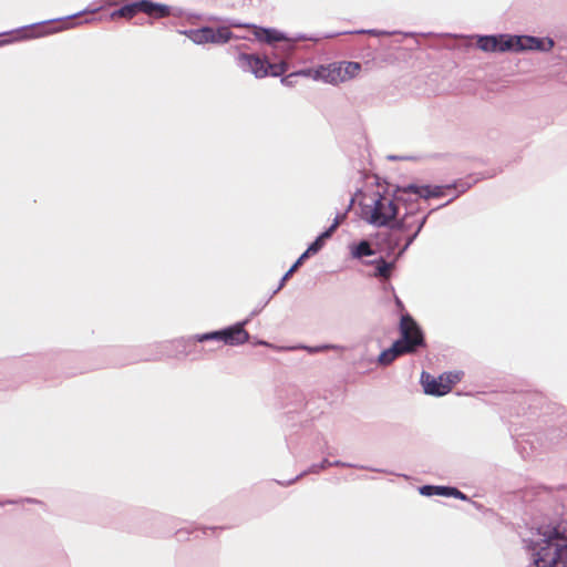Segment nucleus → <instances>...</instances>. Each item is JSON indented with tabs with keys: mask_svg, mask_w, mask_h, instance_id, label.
<instances>
[{
	"mask_svg": "<svg viewBox=\"0 0 567 567\" xmlns=\"http://www.w3.org/2000/svg\"><path fill=\"white\" fill-rule=\"evenodd\" d=\"M470 185H466L465 183H456L452 185L446 186H430V185H417L414 183H410L408 185H402L396 187V195L395 198L398 200H405V195L414 194L420 198L429 199L431 197H441L445 194V190H450L452 188H460L458 195L461 193H464Z\"/></svg>",
	"mask_w": 567,
	"mask_h": 567,
	"instance_id": "obj_5",
	"label": "nucleus"
},
{
	"mask_svg": "<svg viewBox=\"0 0 567 567\" xmlns=\"http://www.w3.org/2000/svg\"><path fill=\"white\" fill-rule=\"evenodd\" d=\"M419 231H414L408 239L405 245L400 249L399 256L403 255L405 250L411 246V244L415 240V238L419 236Z\"/></svg>",
	"mask_w": 567,
	"mask_h": 567,
	"instance_id": "obj_32",
	"label": "nucleus"
},
{
	"mask_svg": "<svg viewBox=\"0 0 567 567\" xmlns=\"http://www.w3.org/2000/svg\"><path fill=\"white\" fill-rule=\"evenodd\" d=\"M514 34L477 35L476 45L484 52H514Z\"/></svg>",
	"mask_w": 567,
	"mask_h": 567,
	"instance_id": "obj_6",
	"label": "nucleus"
},
{
	"mask_svg": "<svg viewBox=\"0 0 567 567\" xmlns=\"http://www.w3.org/2000/svg\"><path fill=\"white\" fill-rule=\"evenodd\" d=\"M346 214H339L336 216V218L333 219V223L332 224H336V229L338 228V226L341 224V221L346 218Z\"/></svg>",
	"mask_w": 567,
	"mask_h": 567,
	"instance_id": "obj_37",
	"label": "nucleus"
},
{
	"mask_svg": "<svg viewBox=\"0 0 567 567\" xmlns=\"http://www.w3.org/2000/svg\"><path fill=\"white\" fill-rule=\"evenodd\" d=\"M308 257H303V252L300 255V257L295 261V264L288 269V271L282 276L280 279L277 288L269 295V299H272V297L278 293L285 286L286 281L289 279V277L302 265V262Z\"/></svg>",
	"mask_w": 567,
	"mask_h": 567,
	"instance_id": "obj_19",
	"label": "nucleus"
},
{
	"mask_svg": "<svg viewBox=\"0 0 567 567\" xmlns=\"http://www.w3.org/2000/svg\"><path fill=\"white\" fill-rule=\"evenodd\" d=\"M440 488H442V486L423 485L419 488V492L423 496H433V495H440Z\"/></svg>",
	"mask_w": 567,
	"mask_h": 567,
	"instance_id": "obj_27",
	"label": "nucleus"
},
{
	"mask_svg": "<svg viewBox=\"0 0 567 567\" xmlns=\"http://www.w3.org/2000/svg\"><path fill=\"white\" fill-rule=\"evenodd\" d=\"M389 159H396V156H389Z\"/></svg>",
	"mask_w": 567,
	"mask_h": 567,
	"instance_id": "obj_44",
	"label": "nucleus"
},
{
	"mask_svg": "<svg viewBox=\"0 0 567 567\" xmlns=\"http://www.w3.org/2000/svg\"><path fill=\"white\" fill-rule=\"evenodd\" d=\"M200 45L212 43V44H225L230 41L233 38V32L228 27H218L214 29L212 27H202L200 28Z\"/></svg>",
	"mask_w": 567,
	"mask_h": 567,
	"instance_id": "obj_12",
	"label": "nucleus"
},
{
	"mask_svg": "<svg viewBox=\"0 0 567 567\" xmlns=\"http://www.w3.org/2000/svg\"><path fill=\"white\" fill-rule=\"evenodd\" d=\"M378 197L373 199L372 205H365L362 207L363 219L374 227H386L393 221L399 213L396 203H408L409 198L405 196V200H398L395 198L396 190L394 192L393 199L377 194Z\"/></svg>",
	"mask_w": 567,
	"mask_h": 567,
	"instance_id": "obj_2",
	"label": "nucleus"
},
{
	"mask_svg": "<svg viewBox=\"0 0 567 567\" xmlns=\"http://www.w3.org/2000/svg\"><path fill=\"white\" fill-rule=\"evenodd\" d=\"M313 69H303V70H300V71H297L295 72L296 73V78L297 76H308V78H312L313 75Z\"/></svg>",
	"mask_w": 567,
	"mask_h": 567,
	"instance_id": "obj_35",
	"label": "nucleus"
},
{
	"mask_svg": "<svg viewBox=\"0 0 567 567\" xmlns=\"http://www.w3.org/2000/svg\"><path fill=\"white\" fill-rule=\"evenodd\" d=\"M174 14L179 17V16L184 14V12H183L182 10H178V11H177V12H175Z\"/></svg>",
	"mask_w": 567,
	"mask_h": 567,
	"instance_id": "obj_43",
	"label": "nucleus"
},
{
	"mask_svg": "<svg viewBox=\"0 0 567 567\" xmlns=\"http://www.w3.org/2000/svg\"><path fill=\"white\" fill-rule=\"evenodd\" d=\"M288 58L284 54V58L280 59L278 62L270 63L267 60L266 68L268 69V75H271L274 78L281 76L284 73H286L289 69V64L286 60Z\"/></svg>",
	"mask_w": 567,
	"mask_h": 567,
	"instance_id": "obj_18",
	"label": "nucleus"
},
{
	"mask_svg": "<svg viewBox=\"0 0 567 567\" xmlns=\"http://www.w3.org/2000/svg\"><path fill=\"white\" fill-rule=\"evenodd\" d=\"M375 264H377L375 276L388 279L391 275L393 264L385 261L383 258H380L379 260H377Z\"/></svg>",
	"mask_w": 567,
	"mask_h": 567,
	"instance_id": "obj_22",
	"label": "nucleus"
},
{
	"mask_svg": "<svg viewBox=\"0 0 567 567\" xmlns=\"http://www.w3.org/2000/svg\"><path fill=\"white\" fill-rule=\"evenodd\" d=\"M296 73H290L281 78V83L286 86H292L295 84Z\"/></svg>",
	"mask_w": 567,
	"mask_h": 567,
	"instance_id": "obj_34",
	"label": "nucleus"
},
{
	"mask_svg": "<svg viewBox=\"0 0 567 567\" xmlns=\"http://www.w3.org/2000/svg\"><path fill=\"white\" fill-rule=\"evenodd\" d=\"M312 79L328 84L338 85L343 83L340 62L320 65L313 71Z\"/></svg>",
	"mask_w": 567,
	"mask_h": 567,
	"instance_id": "obj_11",
	"label": "nucleus"
},
{
	"mask_svg": "<svg viewBox=\"0 0 567 567\" xmlns=\"http://www.w3.org/2000/svg\"><path fill=\"white\" fill-rule=\"evenodd\" d=\"M374 254L371 245L367 240H361L359 244L351 247V255L353 258H362L372 256Z\"/></svg>",
	"mask_w": 567,
	"mask_h": 567,
	"instance_id": "obj_21",
	"label": "nucleus"
},
{
	"mask_svg": "<svg viewBox=\"0 0 567 567\" xmlns=\"http://www.w3.org/2000/svg\"><path fill=\"white\" fill-rule=\"evenodd\" d=\"M330 466L353 467L354 465H352L350 463H344V462H341V461H334V462H330Z\"/></svg>",
	"mask_w": 567,
	"mask_h": 567,
	"instance_id": "obj_38",
	"label": "nucleus"
},
{
	"mask_svg": "<svg viewBox=\"0 0 567 567\" xmlns=\"http://www.w3.org/2000/svg\"><path fill=\"white\" fill-rule=\"evenodd\" d=\"M99 8L96 9H92V10H83V11H80V12H76V13H73V14H70V16H66L64 18H58V19H52V20H48V21H42V22H38V23H33V24H30V25H25V27H22L21 30H27L29 28H32V27H38V25H42V24H47V23H50V22H60V21H63V20H69V19H73V18H76L85 12H95L97 11Z\"/></svg>",
	"mask_w": 567,
	"mask_h": 567,
	"instance_id": "obj_24",
	"label": "nucleus"
},
{
	"mask_svg": "<svg viewBox=\"0 0 567 567\" xmlns=\"http://www.w3.org/2000/svg\"><path fill=\"white\" fill-rule=\"evenodd\" d=\"M353 204H354V198H351V199H350V203H349V205H348L347 212H348V210H350V209L352 208Z\"/></svg>",
	"mask_w": 567,
	"mask_h": 567,
	"instance_id": "obj_41",
	"label": "nucleus"
},
{
	"mask_svg": "<svg viewBox=\"0 0 567 567\" xmlns=\"http://www.w3.org/2000/svg\"><path fill=\"white\" fill-rule=\"evenodd\" d=\"M403 355L399 349V343H394L389 348L383 350L378 358V362L382 365L391 364L398 357Z\"/></svg>",
	"mask_w": 567,
	"mask_h": 567,
	"instance_id": "obj_17",
	"label": "nucleus"
},
{
	"mask_svg": "<svg viewBox=\"0 0 567 567\" xmlns=\"http://www.w3.org/2000/svg\"><path fill=\"white\" fill-rule=\"evenodd\" d=\"M389 227L392 229V230H406L408 229V225H406V220L405 218H402V219H394L393 221L390 223Z\"/></svg>",
	"mask_w": 567,
	"mask_h": 567,
	"instance_id": "obj_31",
	"label": "nucleus"
},
{
	"mask_svg": "<svg viewBox=\"0 0 567 567\" xmlns=\"http://www.w3.org/2000/svg\"><path fill=\"white\" fill-rule=\"evenodd\" d=\"M178 33L187 37L193 43L200 45V28L199 29H187L179 30Z\"/></svg>",
	"mask_w": 567,
	"mask_h": 567,
	"instance_id": "obj_26",
	"label": "nucleus"
},
{
	"mask_svg": "<svg viewBox=\"0 0 567 567\" xmlns=\"http://www.w3.org/2000/svg\"><path fill=\"white\" fill-rule=\"evenodd\" d=\"M296 39L297 40H311V41L316 40L312 37H307V35H303V34H299Z\"/></svg>",
	"mask_w": 567,
	"mask_h": 567,
	"instance_id": "obj_39",
	"label": "nucleus"
},
{
	"mask_svg": "<svg viewBox=\"0 0 567 567\" xmlns=\"http://www.w3.org/2000/svg\"><path fill=\"white\" fill-rule=\"evenodd\" d=\"M238 66L245 71L250 72L256 78H265L268 75L266 68L267 59H261L255 54L240 53L237 58Z\"/></svg>",
	"mask_w": 567,
	"mask_h": 567,
	"instance_id": "obj_9",
	"label": "nucleus"
},
{
	"mask_svg": "<svg viewBox=\"0 0 567 567\" xmlns=\"http://www.w3.org/2000/svg\"><path fill=\"white\" fill-rule=\"evenodd\" d=\"M394 343H399L402 354L414 353L419 348L425 346L423 331L410 315L401 317L400 338Z\"/></svg>",
	"mask_w": 567,
	"mask_h": 567,
	"instance_id": "obj_3",
	"label": "nucleus"
},
{
	"mask_svg": "<svg viewBox=\"0 0 567 567\" xmlns=\"http://www.w3.org/2000/svg\"><path fill=\"white\" fill-rule=\"evenodd\" d=\"M353 33H359V34L367 33V34L379 37V35H391V34H394L395 32L368 29V30H358V31H354Z\"/></svg>",
	"mask_w": 567,
	"mask_h": 567,
	"instance_id": "obj_30",
	"label": "nucleus"
},
{
	"mask_svg": "<svg viewBox=\"0 0 567 567\" xmlns=\"http://www.w3.org/2000/svg\"><path fill=\"white\" fill-rule=\"evenodd\" d=\"M230 27L235 28H252L254 35L258 41H264L274 45L275 50H280L282 54L289 56L293 50V44L288 42L287 35L274 28H262L249 23H239L233 20L228 21Z\"/></svg>",
	"mask_w": 567,
	"mask_h": 567,
	"instance_id": "obj_4",
	"label": "nucleus"
},
{
	"mask_svg": "<svg viewBox=\"0 0 567 567\" xmlns=\"http://www.w3.org/2000/svg\"><path fill=\"white\" fill-rule=\"evenodd\" d=\"M341 72L343 82L354 79L361 71V64L353 61H341Z\"/></svg>",
	"mask_w": 567,
	"mask_h": 567,
	"instance_id": "obj_16",
	"label": "nucleus"
},
{
	"mask_svg": "<svg viewBox=\"0 0 567 567\" xmlns=\"http://www.w3.org/2000/svg\"><path fill=\"white\" fill-rule=\"evenodd\" d=\"M14 503H16L14 501L0 502V506H4L6 504H14Z\"/></svg>",
	"mask_w": 567,
	"mask_h": 567,
	"instance_id": "obj_42",
	"label": "nucleus"
},
{
	"mask_svg": "<svg viewBox=\"0 0 567 567\" xmlns=\"http://www.w3.org/2000/svg\"><path fill=\"white\" fill-rule=\"evenodd\" d=\"M186 17L188 19H193V18H195V19H205L206 21H209V22H220V21H223L221 18L216 17V16H207V17H205V16L198 14V13H186Z\"/></svg>",
	"mask_w": 567,
	"mask_h": 567,
	"instance_id": "obj_29",
	"label": "nucleus"
},
{
	"mask_svg": "<svg viewBox=\"0 0 567 567\" xmlns=\"http://www.w3.org/2000/svg\"><path fill=\"white\" fill-rule=\"evenodd\" d=\"M522 542L535 567H567V519L533 526Z\"/></svg>",
	"mask_w": 567,
	"mask_h": 567,
	"instance_id": "obj_1",
	"label": "nucleus"
},
{
	"mask_svg": "<svg viewBox=\"0 0 567 567\" xmlns=\"http://www.w3.org/2000/svg\"><path fill=\"white\" fill-rule=\"evenodd\" d=\"M4 42H0V45L3 44Z\"/></svg>",
	"mask_w": 567,
	"mask_h": 567,
	"instance_id": "obj_45",
	"label": "nucleus"
},
{
	"mask_svg": "<svg viewBox=\"0 0 567 567\" xmlns=\"http://www.w3.org/2000/svg\"><path fill=\"white\" fill-rule=\"evenodd\" d=\"M514 52L539 51L549 52L554 48V40L549 37L538 38L534 35L514 34Z\"/></svg>",
	"mask_w": 567,
	"mask_h": 567,
	"instance_id": "obj_7",
	"label": "nucleus"
},
{
	"mask_svg": "<svg viewBox=\"0 0 567 567\" xmlns=\"http://www.w3.org/2000/svg\"><path fill=\"white\" fill-rule=\"evenodd\" d=\"M196 342H206V341H221L220 330L210 331L206 333H198L192 337Z\"/></svg>",
	"mask_w": 567,
	"mask_h": 567,
	"instance_id": "obj_25",
	"label": "nucleus"
},
{
	"mask_svg": "<svg viewBox=\"0 0 567 567\" xmlns=\"http://www.w3.org/2000/svg\"><path fill=\"white\" fill-rule=\"evenodd\" d=\"M421 383L424 392L429 395L442 396L447 394L452 389V380L444 381L443 377L434 378L430 373L423 371L421 374Z\"/></svg>",
	"mask_w": 567,
	"mask_h": 567,
	"instance_id": "obj_10",
	"label": "nucleus"
},
{
	"mask_svg": "<svg viewBox=\"0 0 567 567\" xmlns=\"http://www.w3.org/2000/svg\"><path fill=\"white\" fill-rule=\"evenodd\" d=\"M249 318L239 321L235 324L220 329L221 341L231 347L241 346L248 342L250 336L245 330V326L248 324Z\"/></svg>",
	"mask_w": 567,
	"mask_h": 567,
	"instance_id": "obj_8",
	"label": "nucleus"
},
{
	"mask_svg": "<svg viewBox=\"0 0 567 567\" xmlns=\"http://www.w3.org/2000/svg\"><path fill=\"white\" fill-rule=\"evenodd\" d=\"M144 13L155 19L166 18L172 14V7L152 0H144Z\"/></svg>",
	"mask_w": 567,
	"mask_h": 567,
	"instance_id": "obj_13",
	"label": "nucleus"
},
{
	"mask_svg": "<svg viewBox=\"0 0 567 567\" xmlns=\"http://www.w3.org/2000/svg\"><path fill=\"white\" fill-rule=\"evenodd\" d=\"M434 210H435V209H432L427 215H425V216H424V217L419 221V225H417V227H416V231H419V233H420V231L422 230V228L424 227V225H425V223H426L427 216H429L432 212H434Z\"/></svg>",
	"mask_w": 567,
	"mask_h": 567,
	"instance_id": "obj_36",
	"label": "nucleus"
},
{
	"mask_svg": "<svg viewBox=\"0 0 567 567\" xmlns=\"http://www.w3.org/2000/svg\"><path fill=\"white\" fill-rule=\"evenodd\" d=\"M300 348L305 349L309 353H318V352L330 350V349H338L339 347L334 346V344H321V346H316V347L301 346Z\"/></svg>",
	"mask_w": 567,
	"mask_h": 567,
	"instance_id": "obj_28",
	"label": "nucleus"
},
{
	"mask_svg": "<svg viewBox=\"0 0 567 567\" xmlns=\"http://www.w3.org/2000/svg\"><path fill=\"white\" fill-rule=\"evenodd\" d=\"M330 467V461L324 458L322 460L320 463L318 464H312L308 470L301 472L299 475H297L295 478L288 481L286 483V485H290V484H293L295 482H297L299 478L303 477L305 475L309 474V473H313V474H318L320 473L321 471L326 470Z\"/></svg>",
	"mask_w": 567,
	"mask_h": 567,
	"instance_id": "obj_20",
	"label": "nucleus"
},
{
	"mask_svg": "<svg viewBox=\"0 0 567 567\" xmlns=\"http://www.w3.org/2000/svg\"><path fill=\"white\" fill-rule=\"evenodd\" d=\"M336 231V224H332L329 228L322 231L303 251V257H309L311 255L317 254L322 249L326 239L330 238L332 234Z\"/></svg>",
	"mask_w": 567,
	"mask_h": 567,
	"instance_id": "obj_14",
	"label": "nucleus"
},
{
	"mask_svg": "<svg viewBox=\"0 0 567 567\" xmlns=\"http://www.w3.org/2000/svg\"><path fill=\"white\" fill-rule=\"evenodd\" d=\"M138 12L144 13V0L134 1L127 4L122 6L120 9L115 10L112 13V18L122 17L131 19L136 16Z\"/></svg>",
	"mask_w": 567,
	"mask_h": 567,
	"instance_id": "obj_15",
	"label": "nucleus"
},
{
	"mask_svg": "<svg viewBox=\"0 0 567 567\" xmlns=\"http://www.w3.org/2000/svg\"><path fill=\"white\" fill-rule=\"evenodd\" d=\"M458 196V194H455L450 200H447L445 204L442 205L443 206H446L447 204H450L454 198H456ZM437 209H441V206H437Z\"/></svg>",
	"mask_w": 567,
	"mask_h": 567,
	"instance_id": "obj_40",
	"label": "nucleus"
},
{
	"mask_svg": "<svg viewBox=\"0 0 567 567\" xmlns=\"http://www.w3.org/2000/svg\"><path fill=\"white\" fill-rule=\"evenodd\" d=\"M439 496L454 497V498H457L461 501H468L467 495H465L463 492H461L456 487H452V486H442V488H440Z\"/></svg>",
	"mask_w": 567,
	"mask_h": 567,
	"instance_id": "obj_23",
	"label": "nucleus"
},
{
	"mask_svg": "<svg viewBox=\"0 0 567 567\" xmlns=\"http://www.w3.org/2000/svg\"><path fill=\"white\" fill-rule=\"evenodd\" d=\"M271 299H269V297L264 300L262 302H260L249 315V321L251 320L252 317L257 316L267 305L268 302L270 301Z\"/></svg>",
	"mask_w": 567,
	"mask_h": 567,
	"instance_id": "obj_33",
	"label": "nucleus"
}]
</instances>
